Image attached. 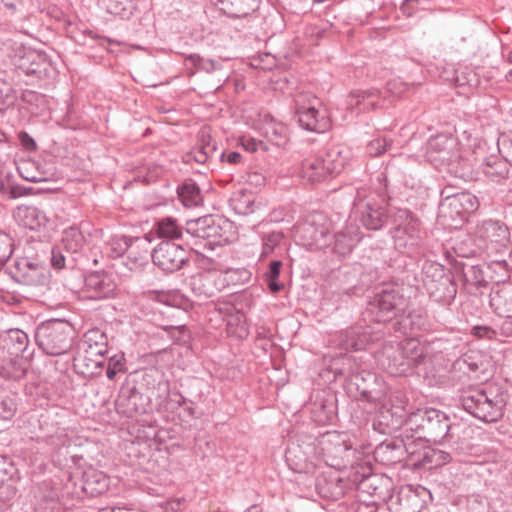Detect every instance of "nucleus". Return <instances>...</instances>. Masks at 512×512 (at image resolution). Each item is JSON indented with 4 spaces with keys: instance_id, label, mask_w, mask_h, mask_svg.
<instances>
[{
    "instance_id": "obj_43",
    "label": "nucleus",
    "mask_w": 512,
    "mask_h": 512,
    "mask_svg": "<svg viewBox=\"0 0 512 512\" xmlns=\"http://www.w3.org/2000/svg\"><path fill=\"white\" fill-rule=\"evenodd\" d=\"M283 239L281 232H270L263 236L262 256L270 255Z\"/></svg>"
},
{
    "instance_id": "obj_46",
    "label": "nucleus",
    "mask_w": 512,
    "mask_h": 512,
    "mask_svg": "<svg viewBox=\"0 0 512 512\" xmlns=\"http://www.w3.org/2000/svg\"><path fill=\"white\" fill-rule=\"evenodd\" d=\"M16 412V404L12 397L0 395V417L4 420L11 419Z\"/></svg>"
},
{
    "instance_id": "obj_47",
    "label": "nucleus",
    "mask_w": 512,
    "mask_h": 512,
    "mask_svg": "<svg viewBox=\"0 0 512 512\" xmlns=\"http://www.w3.org/2000/svg\"><path fill=\"white\" fill-rule=\"evenodd\" d=\"M214 151V147L207 145H202L198 148H195L190 154L186 157V161H190L193 159L195 162L204 164L210 157V154Z\"/></svg>"
},
{
    "instance_id": "obj_32",
    "label": "nucleus",
    "mask_w": 512,
    "mask_h": 512,
    "mask_svg": "<svg viewBox=\"0 0 512 512\" xmlns=\"http://www.w3.org/2000/svg\"><path fill=\"white\" fill-rule=\"evenodd\" d=\"M106 253L113 258L122 256L125 252L131 258L134 251L132 239L123 236H114L106 243Z\"/></svg>"
},
{
    "instance_id": "obj_17",
    "label": "nucleus",
    "mask_w": 512,
    "mask_h": 512,
    "mask_svg": "<svg viewBox=\"0 0 512 512\" xmlns=\"http://www.w3.org/2000/svg\"><path fill=\"white\" fill-rule=\"evenodd\" d=\"M385 103L386 98L376 88L353 91L347 98L348 109L357 113L382 108Z\"/></svg>"
},
{
    "instance_id": "obj_25",
    "label": "nucleus",
    "mask_w": 512,
    "mask_h": 512,
    "mask_svg": "<svg viewBox=\"0 0 512 512\" xmlns=\"http://www.w3.org/2000/svg\"><path fill=\"white\" fill-rule=\"evenodd\" d=\"M360 220L367 229L378 230L386 221V211L377 204L367 202L361 208Z\"/></svg>"
},
{
    "instance_id": "obj_3",
    "label": "nucleus",
    "mask_w": 512,
    "mask_h": 512,
    "mask_svg": "<svg viewBox=\"0 0 512 512\" xmlns=\"http://www.w3.org/2000/svg\"><path fill=\"white\" fill-rule=\"evenodd\" d=\"M460 401L465 411L483 422H496L503 416L504 397L492 386L466 390Z\"/></svg>"
},
{
    "instance_id": "obj_45",
    "label": "nucleus",
    "mask_w": 512,
    "mask_h": 512,
    "mask_svg": "<svg viewBox=\"0 0 512 512\" xmlns=\"http://www.w3.org/2000/svg\"><path fill=\"white\" fill-rule=\"evenodd\" d=\"M16 100V91L12 84L6 80L0 79V103L11 105Z\"/></svg>"
},
{
    "instance_id": "obj_41",
    "label": "nucleus",
    "mask_w": 512,
    "mask_h": 512,
    "mask_svg": "<svg viewBox=\"0 0 512 512\" xmlns=\"http://www.w3.org/2000/svg\"><path fill=\"white\" fill-rule=\"evenodd\" d=\"M281 266V261H272L270 263L269 271L266 273V282L272 293H278L283 288V284L278 282Z\"/></svg>"
},
{
    "instance_id": "obj_14",
    "label": "nucleus",
    "mask_w": 512,
    "mask_h": 512,
    "mask_svg": "<svg viewBox=\"0 0 512 512\" xmlns=\"http://www.w3.org/2000/svg\"><path fill=\"white\" fill-rule=\"evenodd\" d=\"M222 222L224 226L211 217L199 218L194 222H188L187 231L198 238L207 240L209 245L222 246L230 242L225 227L231 226L227 221Z\"/></svg>"
},
{
    "instance_id": "obj_54",
    "label": "nucleus",
    "mask_w": 512,
    "mask_h": 512,
    "mask_svg": "<svg viewBox=\"0 0 512 512\" xmlns=\"http://www.w3.org/2000/svg\"><path fill=\"white\" fill-rule=\"evenodd\" d=\"M19 140L21 145L29 151H33L36 149V143L34 139L26 132H20L19 133Z\"/></svg>"
},
{
    "instance_id": "obj_4",
    "label": "nucleus",
    "mask_w": 512,
    "mask_h": 512,
    "mask_svg": "<svg viewBox=\"0 0 512 512\" xmlns=\"http://www.w3.org/2000/svg\"><path fill=\"white\" fill-rule=\"evenodd\" d=\"M107 352V336L98 328L88 330L82 337L74 358L75 366L83 374H94L102 367Z\"/></svg>"
},
{
    "instance_id": "obj_62",
    "label": "nucleus",
    "mask_w": 512,
    "mask_h": 512,
    "mask_svg": "<svg viewBox=\"0 0 512 512\" xmlns=\"http://www.w3.org/2000/svg\"><path fill=\"white\" fill-rule=\"evenodd\" d=\"M501 141V144L503 148L506 150L507 156L512 161V141L507 145L505 139L503 138Z\"/></svg>"
},
{
    "instance_id": "obj_27",
    "label": "nucleus",
    "mask_w": 512,
    "mask_h": 512,
    "mask_svg": "<svg viewBox=\"0 0 512 512\" xmlns=\"http://www.w3.org/2000/svg\"><path fill=\"white\" fill-rule=\"evenodd\" d=\"M108 485V478L103 472L94 469L84 472L82 489L87 495H101L108 489Z\"/></svg>"
},
{
    "instance_id": "obj_55",
    "label": "nucleus",
    "mask_w": 512,
    "mask_h": 512,
    "mask_svg": "<svg viewBox=\"0 0 512 512\" xmlns=\"http://www.w3.org/2000/svg\"><path fill=\"white\" fill-rule=\"evenodd\" d=\"M214 6H216L220 11L226 14H232L231 6L233 5L234 0H209Z\"/></svg>"
},
{
    "instance_id": "obj_22",
    "label": "nucleus",
    "mask_w": 512,
    "mask_h": 512,
    "mask_svg": "<svg viewBox=\"0 0 512 512\" xmlns=\"http://www.w3.org/2000/svg\"><path fill=\"white\" fill-rule=\"evenodd\" d=\"M222 287H224V281L217 270L201 272L194 276L192 280L193 290L204 297L214 296Z\"/></svg>"
},
{
    "instance_id": "obj_64",
    "label": "nucleus",
    "mask_w": 512,
    "mask_h": 512,
    "mask_svg": "<svg viewBox=\"0 0 512 512\" xmlns=\"http://www.w3.org/2000/svg\"><path fill=\"white\" fill-rule=\"evenodd\" d=\"M119 371L115 370V369H112L110 367H107V371H106V375L107 377L110 379V380H113L116 376V374L118 373Z\"/></svg>"
},
{
    "instance_id": "obj_24",
    "label": "nucleus",
    "mask_w": 512,
    "mask_h": 512,
    "mask_svg": "<svg viewBox=\"0 0 512 512\" xmlns=\"http://www.w3.org/2000/svg\"><path fill=\"white\" fill-rule=\"evenodd\" d=\"M87 288L93 292L94 298H109L114 295L116 285L107 275L95 273L86 279Z\"/></svg>"
},
{
    "instance_id": "obj_19",
    "label": "nucleus",
    "mask_w": 512,
    "mask_h": 512,
    "mask_svg": "<svg viewBox=\"0 0 512 512\" xmlns=\"http://www.w3.org/2000/svg\"><path fill=\"white\" fill-rule=\"evenodd\" d=\"M312 445H307L305 450L300 445H291L287 448L285 458L290 468L298 473H312L317 464L308 454L314 452Z\"/></svg>"
},
{
    "instance_id": "obj_38",
    "label": "nucleus",
    "mask_w": 512,
    "mask_h": 512,
    "mask_svg": "<svg viewBox=\"0 0 512 512\" xmlns=\"http://www.w3.org/2000/svg\"><path fill=\"white\" fill-rule=\"evenodd\" d=\"M395 325H398V331L407 334L421 329L425 325V319L421 313L414 312L402 317Z\"/></svg>"
},
{
    "instance_id": "obj_26",
    "label": "nucleus",
    "mask_w": 512,
    "mask_h": 512,
    "mask_svg": "<svg viewBox=\"0 0 512 512\" xmlns=\"http://www.w3.org/2000/svg\"><path fill=\"white\" fill-rule=\"evenodd\" d=\"M28 356H13L0 366V376L8 380L22 379L29 368Z\"/></svg>"
},
{
    "instance_id": "obj_10",
    "label": "nucleus",
    "mask_w": 512,
    "mask_h": 512,
    "mask_svg": "<svg viewBox=\"0 0 512 512\" xmlns=\"http://www.w3.org/2000/svg\"><path fill=\"white\" fill-rule=\"evenodd\" d=\"M478 208L477 198L468 192H461L455 195H448L440 206V217L445 224L457 228L461 226L467 215Z\"/></svg>"
},
{
    "instance_id": "obj_56",
    "label": "nucleus",
    "mask_w": 512,
    "mask_h": 512,
    "mask_svg": "<svg viewBox=\"0 0 512 512\" xmlns=\"http://www.w3.org/2000/svg\"><path fill=\"white\" fill-rule=\"evenodd\" d=\"M241 158H242L241 154L238 152H235V151L222 153V155H221L222 161H226L230 164L239 163L241 161Z\"/></svg>"
},
{
    "instance_id": "obj_33",
    "label": "nucleus",
    "mask_w": 512,
    "mask_h": 512,
    "mask_svg": "<svg viewBox=\"0 0 512 512\" xmlns=\"http://www.w3.org/2000/svg\"><path fill=\"white\" fill-rule=\"evenodd\" d=\"M184 63L186 68L189 70L190 75L195 74L196 71H205L210 73L220 67L216 61L212 59H205L199 54H189L185 56Z\"/></svg>"
},
{
    "instance_id": "obj_6",
    "label": "nucleus",
    "mask_w": 512,
    "mask_h": 512,
    "mask_svg": "<svg viewBox=\"0 0 512 512\" xmlns=\"http://www.w3.org/2000/svg\"><path fill=\"white\" fill-rule=\"evenodd\" d=\"M35 337L46 354L62 355L71 347L73 328L66 321L52 320L38 326Z\"/></svg>"
},
{
    "instance_id": "obj_63",
    "label": "nucleus",
    "mask_w": 512,
    "mask_h": 512,
    "mask_svg": "<svg viewBox=\"0 0 512 512\" xmlns=\"http://www.w3.org/2000/svg\"><path fill=\"white\" fill-rule=\"evenodd\" d=\"M237 335H238V337H240V338H243V337H245V336H247V335H248V330H247V328H246L245 324H242V325L239 327V332H238V334H237Z\"/></svg>"
},
{
    "instance_id": "obj_5",
    "label": "nucleus",
    "mask_w": 512,
    "mask_h": 512,
    "mask_svg": "<svg viewBox=\"0 0 512 512\" xmlns=\"http://www.w3.org/2000/svg\"><path fill=\"white\" fill-rule=\"evenodd\" d=\"M295 109L299 125L311 132L324 133L330 126V118L319 98L311 93H298L295 96Z\"/></svg>"
},
{
    "instance_id": "obj_11",
    "label": "nucleus",
    "mask_w": 512,
    "mask_h": 512,
    "mask_svg": "<svg viewBox=\"0 0 512 512\" xmlns=\"http://www.w3.org/2000/svg\"><path fill=\"white\" fill-rule=\"evenodd\" d=\"M429 344L419 341L415 338L403 340L398 345V353L401 360L396 357L389 363L391 373L402 374L406 372V367L417 365L423 362L431 352Z\"/></svg>"
},
{
    "instance_id": "obj_29",
    "label": "nucleus",
    "mask_w": 512,
    "mask_h": 512,
    "mask_svg": "<svg viewBox=\"0 0 512 512\" xmlns=\"http://www.w3.org/2000/svg\"><path fill=\"white\" fill-rule=\"evenodd\" d=\"M87 243L83 232L77 227H69L63 231L61 247L69 253L80 252Z\"/></svg>"
},
{
    "instance_id": "obj_51",
    "label": "nucleus",
    "mask_w": 512,
    "mask_h": 512,
    "mask_svg": "<svg viewBox=\"0 0 512 512\" xmlns=\"http://www.w3.org/2000/svg\"><path fill=\"white\" fill-rule=\"evenodd\" d=\"M472 335L479 339H493L496 332L488 326H475L472 328Z\"/></svg>"
},
{
    "instance_id": "obj_21",
    "label": "nucleus",
    "mask_w": 512,
    "mask_h": 512,
    "mask_svg": "<svg viewBox=\"0 0 512 512\" xmlns=\"http://www.w3.org/2000/svg\"><path fill=\"white\" fill-rule=\"evenodd\" d=\"M490 306L502 317H512V282L494 286L490 292Z\"/></svg>"
},
{
    "instance_id": "obj_12",
    "label": "nucleus",
    "mask_w": 512,
    "mask_h": 512,
    "mask_svg": "<svg viewBox=\"0 0 512 512\" xmlns=\"http://www.w3.org/2000/svg\"><path fill=\"white\" fill-rule=\"evenodd\" d=\"M374 338L369 326H352L331 335L330 346L343 351L364 349Z\"/></svg>"
},
{
    "instance_id": "obj_16",
    "label": "nucleus",
    "mask_w": 512,
    "mask_h": 512,
    "mask_svg": "<svg viewBox=\"0 0 512 512\" xmlns=\"http://www.w3.org/2000/svg\"><path fill=\"white\" fill-rule=\"evenodd\" d=\"M403 299L395 291L384 290L378 294L366 314L372 321L377 323L391 320L395 315V310L402 303Z\"/></svg>"
},
{
    "instance_id": "obj_57",
    "label": "nucleus",
    "mask_w": 512,
    "mask_h": 512,
    "mask_svg": "<svg viewBox=\"0 0 512 512\" xmlns=\"http://www.w3.org/2000/svg\"><path fill=\"white\" fill-rule=\"evenodd\" d=\"M108 367L115 369L117 371H122L124 368V358L123 356H113L109 359Z\"/></svg>"
},
{
    "instance_id": "obj_52",
    "label": "nucleus",
    "mask_w": 512,
    "mask_h": 512,
    "mask_svg": "<svg viewBox=\"0 0 512 512\" xmlns=\"http://www.w3.org/2000/svg\"><path fill=\"white\" fill-rule=\"evenodd\" d=\"M462 362L464 365L467 366V368L471 372L480 371L483 366V363L481 361H477L476 358L472 354H470V355L466 354L463 357Z\"/></svg>"
},
{
    "instance_id": "obj_20",
    "label": "nucleus",
    "mask_w": 512,
    "mask_h": 512,
    "mask_svg": "<svg viewBox=\"0 0 512 512\" xmlns=\"http://www.w3.org/2000/svg\"><path fill=\"white\" fill-rule=\"evenodd\" d=\"M256 126V128L265 136V138L272 144L280 147L284 146L288 141V127L277 120L271 115L264 114Z\"/></svg>"
},
{
    "instance_id": "obj_48",
    "label": "nucleus",
    "mask_w": 512,
    "mask_h": 512,
    "mask_svg": "<svg viewBox=\"0 0 512 512\" xmlns=\"http://www.w3.org/2000/svg\"><path fill=\"white\" fill-rule=\"evenodd\" d=\"M240 144L246 151H249V152H257L259 150H263V151L267 150V146L263 141L257 140L253 137L246 136V135L242 136L240 138Z\"/></svg>"
},
{
    "instance_id": "obj_35",
    "label": "nucleus",
    "mask_w": 512,
    "mask_h": 512,
    "mask_svg": "<svg viewBox=\"0 0 512 512\" xmlns=\"http://www.w3.org/2000/svg\"><path fill=\"white\" fill-rule=\"evenodd\" d=\"M22 278L27 285L41 286L47 283L48 273L42 266L27 263V270L23 272Z\"/></svg>"
},
{
    "instance_id": "obj_59",
    "label": "nucleus",
    "mask_w": 512,
    "mask_h": 512,
    "mask_svg": "<svg viewBox=\"0 0 512 512\" xmlns=\"http://www.w3.org/2000/svg\"><path fill=\"white\" fill-rule=\"evenodd\" d=\"M107 10L111 14L121 15V12L124 10V8L119 7V5L116 4L114 0H110L107 6Z\"/></svg>"
},
{
    "instance_id": "obj_44",
    "label": "nucleus",
    "mask_w": 512,
    "mask_h": 512,
    "mask_svg": "<svg viewBox=\"0 0 512 512\" xmlns=\"http://www.w3.org/2000/svg\"><path fill=\"white\" fill-rule=\"evenodd\" d=\"M390 145L391 142L386 138L378 137L368 143L366 150L370 156L377 157L386 152Z\"/></svg>"
},
{
    "instance_id": "obj_2",
    "label": "nucleus",
    "mask_w": 512,
    "mask_h": 512,
    "mask_svg": "<svg viewBox=\"0 0 512 512\" xmlns=\"http://www.w3.org/2000/svg\"><path fill=\"white\" fill-rule=\"evenodd\" d=\"M352 158L353 152L349 146L336 144L325 152L306 155L300 164L298 176L305 183H322L339 175Z\"/></svg>"
},
{
    "instance_id": "obj_61",
    "label": "nucleus",
    "mask_w": 512,
    "mask_h": 512,
    "mask_svg": "<svg viewBox=\"0 0 512 512\" xmlns=\"http://www.w3.org/2000/svg\"><path fill=\"white\" fill-rule=\"evenodd\" d=\"M5 461L3 459H0V486L5 483V481L8 479V474L4 469Z\"/></svg>"
},
{
    "instance_id": "obj_18",
    "label": "nucleus",
    "mask_w": 512,
    "mask_h": 512,
    "mask_svg": "<svg viewBox=\"0 0 512 512\" xmlns=\"http://www.w3.org/2000/svg\"><path fill=\"white\" fill-rule=\"evenodd\" d=\"M13 217L18 225L33 231H41L49 224L46 213L35 206L20 205L13 211Z\"/></svg>"
},
{
    "instance_id": "obj_8",
    "label": "nucleus",
    "mask_w": 512,
    "mask_h": 512,
    "mask_svg": "<svg viewBox=\"0 0 512 512\" xmlns=\"http://www.w3.org/2000/svg\"><path fill=\"white\" fill-rule=\"evenodd\" d=\"M392 217L395 248L401 253L412 254L421 240L418 219L407 209H397Z\"/></svg>"
},
{
    "instance_id": "obj_50",
    "label": "nucleus",
    "mask_w": 512,
    "mask_h": 512,
    "mask_svg": "<svg viewBox=\"0 0 512 512\" xmlns=\"http://www.w3.org/2000/svg\"><path fill=\"white\" fill-rule=\"evenodd\" d=\"M187 501L185 498H173L163 504L165 512H183L186 509Z\"/></svg>"
},
{
    "instance_id": "obj_36",
    "label": "nucleus",
    "mask_w": 512,
    "mask_h": 512,
    "mask_svg": "<svg viewBox=\"0 0 512 512\" xmlns=\"http://www.w3.org/2000/svg\"><path fill=\"white\" fill-rule=\"evenodd\" d=\"M25 59L30 62V66L26 67L27 74H45L50 66L47 56L37 51L28 52Z\"/></svg>"
},
{
    "instance_id": "obj_31",
    "label": "nucleus",
    "mask_w": 512,
    "mask_h": 512,
    "mask_svg": "<svg viewBox=\"0 0 512 512\" xmlns=\"http://www.w3.org/2000/svg\"><path fill=\"white\" fill-rule=\"evenodd\" d=\"M179 200L187 208L202 204L203 198L199 187L192 181H185L177 190Z\"/></svg>"
},
{
    "instance_id": "obj_23",
    "label": "nucleus",
    "mask_w": 512,
    "mask_h": 512,
    "mask_svg": "<svg viewBox=\"0 0 512 512\" xmlns=\"http://www.w3.org/2000/svg\"><path fill=\"white\" fill-rule=\"evenodd\" d=\"M361 238L359 226L350 219L345 227L335 234L333 249L337 254L345 256L352 251Z\"/></svg>"
},
{
    "instance_id": "obj_60",
    "label": "nucleus",
    "mask_w": 512,
    "mask_h": 512,
    "mask_svg": "<svg viewBox=\"0 0 512 512\" xmlns=\"http://www.w3.org/2000/svg\"><path fill=\"white\" fill-rule=\"evenodd\" d=\"M468 273H473V274H474L475 284H477V285L481 284V282H482V280H483V279H482V277H481V270H480V269H478V268H476V267L472 266V267L469 269Z\"/></svg>"
},
{
    "instance_id": "obj_42",
    "label": "nucleus",
    "mask_w": 512,
    "mask_h": 512,
    "mask_svg": "<svg viewBox=\"0 0 512 512\" xmlns=\"http://www.w3.org/2000/svg\"><path fill=\"white\" fill-rule=\"evenodd\" d=\"M450 455L447 452L437 449H430L424 454V461L431 464V467H438L450 461Z\"/></svg>"
},
{
    "instance_id": "obj_13",
    "label": "nucleus",
    "mask_w": 512,
    "mask_h": 512,
    "mask_svg": "<svg viewBox=\"0 0 512 512\" xmlns=\"http://www.w3.org/2000/svg\"><path fill=\"white\" fill-rule=\"evenodd\" d=\"M151 256L157 267L164 272L172 273L182 268L187 261L188 253L182 246L166 241L159 243Z\"/></svg>"
},
{
    "instance_id": "obj_40",
    "label": "nucleus",
    "mask_w": 512,
    "mask_h": 512,
    "mask_svg": "<svg viewBox=\"0 0 512 512\" xmlns=\"http://www.w3.org/2000/svg\"><path fill=\"white\" fill-rule=\"evenodd\" d=\"M132 245L134 246V253L131 258H134L139 265L144 264L150 254V241L147 238H135L132 239Z\"/></svg>"
},
{
    "instance_id": "obj_34",
    "label": "nucleus",
    "mask_w": 512,
    "mask_h": 512,
    "mask_svg": "<svg viewBox=\"0 0 512 512\" xmlns=\"http://www.w3.org/2000/svg\"><path fill=\"white\" fill-rule=\"evenodd\" d=\"M254 200L251 192L239 190L231 196L230 206L237 214L246 215L253 212Z\"/></svg>"
},
{
    "instance_id": "obj_49",
    "label": "nucleus",
    "mask_w": 512,
    "mask_h": 512,
    "mask_svg": "<svg viewBox=\"0 0 512 512\" xmlns=\"http://www.w3.org/2000/svg\"><path fill=\"white\" fill-rule=\"evenodd\" d=\"M409 85L400 78H394L387 82L386 91L393 96H401L408 91Z\"/></svg>"
},
{
    "instance_id": "obj_28",
    "label": "nucleus",
    "mask_w": 512,
    "mask_h": 512,
    "mask_svg": "<svg viewBox=\"0 0 512 512\" xmlns=\"http://www.w3.org/2000/svg\"><path fill=\"white\" fill-rule=\"evenodd\" d=\"M483 171L491 181L500 182L508 176L509 161L497 156H490L486 159Z\"/></svg>"
},
{
    "instance_id": "obj_58",
    "label": "nucleus",
    "mask_w": 512,
    "mask_h": 512,
    "mask_svg": "<svg viewBox=\"0 0 512 512\" xmlns=\"http://www.w3.org/2000/svg\"><path fill=\"white\" fill-rule=\"evenodd\" d=\"M418 0H405L401 5V10L404 14L411 16L414 13L412 4Z\"/></svg>"
},
{
    "instance_id": "obj_7",
    "label": "nucleus",
    "mask_w": 512,
    "mask_h": 512,
    "mask_svg": "<svg viewBox=\"0 0 512 512\" xmlns=\"http://www.w3.org/2000/svg\"><path fill=\"white\" fill-rule=\"evenodd\" d=\"M322 457L327 465L341 469L354 457L355 449L346 432H327L319 441Z\"/></svg>"
},
{
    "instance_id": "obj_53",
    "label": "nucleus",
    "mask_w": 512,
    "mask_h": 512,
    "mask_svg": "<svg viewBox=\"0 0 512 512\" xmlns=\"http://www.w3.org/2000/svg\"><path fill=\"white\" fill-rule=\"evenodd\" d=\"M51 263L54 268L61 269L65 265V257L61 253V248L56 247L52 250Z\"/></svg>"
},
{
    "instance_id": "obj_9",
    "label": "nucleus",
    "mask_w": 512,
    "mask_h": 512,
    "mask_svg": "<svg viewBox=\"0 0 512 512\" xmlns=\"http://www.w3.org/2000/svg\"><path fill=\"white\" fill-rule=\"evenodd\" d=\"M427 156L436 167L447 165L455 173L458 172L457 165L463 160L458 140L446 135H438L429 140Z\"/></svg>"
},
{
    "instance_id": "obj_1",
    "label": "nucleus",
    "mask_w": 512,
    "mask_h": 512,
    "mask_svg": "<svg viewBox=\"0 0 512 512\" xmlns=\"http://www.w3.org/2000/svg\"><path fill=\"white\" fill-rule=\"evenodd\" d=\"M406 406V399H391V406H383L380 411L385 424L393 428L405 425L407 430L417 434V438L434 442L442 441L448 435L450 419L445 413L433 408L409 412Z\"/></svg>"
},
{
    "instance_id": "obj_39",
    "label": "nucleus",
    "mask_w": 512,
    "mask_h": 512,
    "mask_svg": "<svg viewBox=\"0 0 512 512\" xmlns=\"http://www.w3.org/2000/svg\"><path fill=\"white\" fill-rule=\"evenodd\" d=\"M302 232L305 234H309V239H307L306 245L310 247H315L317 249L323 248L327 245L326 236L327 231L324 229L316 230L311 224H304L301 228Z\"/></svg>"
},
{
    "instance_id": "obj_37",
    "label": "nucleus",
    "mask_w": 512,
    "mask_h": 512,
    "mask_svg": "<svg viewBox=\"0 0 512 512\" xmlns=\"http://www.w3.org/2000/svg\"><path fill=\"white\" fill-rule=\"evenodd\" d=\"M157 233L160 238L180 239L182 227L172 217L161 219L157 224Z\"/></svg>"
},
{
    "instance_id": "obj_30",
    "label": "nucleus",
    "mask_w": 512,
    "mask_h": 512,
    "mask_svg": "<svg viewBox=\"0 0 512 512\" xmlns=\"http://www.w3.org/2000/svg\"><path fill=\"white\" fill-rule=\"evenodd\" d=\"M4 341L11 356H20L27 350L29 344L28 335L20 329H10Z\"/></svg>"
},
{
    "instance_id": "obj_15",
    "label": "nucleus",
    "mask_w": 512,
    "mask_h": 512,
    "mask_svg": "<svg viewBox=\"0 0 512 512\" xmlns=\"http://www.w3.org/2000/svg\"><path fill=\"white\" fill-rule=\"evenodd\" d=\"M509 237L508 228L499 221H483L475 231V242L480 250L504 246Z\"/></svg>"
}]
</instances>
